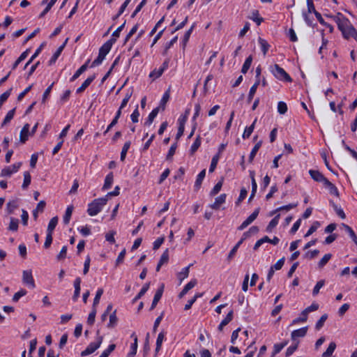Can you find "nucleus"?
<instances>
[{
  "instance_id": "864d4df0",
  "label": "nucleus",
  "mask_w": 357,
  "mask_h": 357,
  "mask_svg": "<svg viewBox=\"0 0 357 357\" xmlns=\"http://www.w3.org/2000/svg\"><path fill=\"white\" fill-rule=\"evenodd\" d=\"M324 284L325 281L324 280H321L317 282L312 291L313 296H316L319 294L320 289L324 285Z\"/></svg>"
},
{
  "instance_id": "4c0bfd02",
  "label": "nucleus",
  "mask_w": 357,
  "mask_h": 357,
  "mask_svg": "<svg viewBox=\"0 0 357 357\" xmlns=\"http://www.w3.org/2000/svg\"><path fill=\"white\" fill-rule=\"evenodd\" d=\"M280 219V215H277L271 221L269 222L266 227V231L271 232L273 228H275L278 224Z\"/></svg>"
},
{
  "instance_id": "20e7f679",
  "label": "nucleus",
  "mask_w": 357,
  "mask_h": 357,
  "mask_svg": "<svg viewBox=\"0 0 357 357\" xmlns=\"http://www.w3.org/2000/svg\"><path fill=\"white\" fill-rule=\"evenodd\" d=\"M271 72L278 79L284 80L287 82H291L292 80L290 76L285 72V70L278 64H275L273 66Z\"/></svg>"
},
{
  "instance_id": "f8f14e48",
  "label": "nucleus",
  "mask_w": 357,
  "mask_h": 357,
  "mask_svg": "<svg viewBox=\"0 0 357 357\" xmlns=\"http://www.w3.org/2000/svg\"><path fill=\"white\" fill-rule=\"evenodd\" d=\"M307 331V327H303L292 331L291 334V340L295 341L298 337L305 336Z\"/></svg>"
},
{
  "instance_id": "a211bd4d",
  "label": "nucleus",
  "mask_w": 357,
  "mask_h": 357,
  "mask_svg": "<svg viewBox=\"0 0 357 357\" xmlns=\"http://www.w3.org/2000/svg\"><path fill=\"white\" fill-rule=\"evenodd\" d=\"M29 131V125L28 123H26L22 128L20 135V142L22 143H24L28 139Z\"/></svg>"
},
{
  "instance_id": "79ce46f5",
  "label": "nucleus",
  "mask_w": 357,
  "mask_h": 357,
  "mask_svg": "<svg viewBox=\"0 0 357 357\" xmlns=\"http://www.w3.org/2000/svg\"><path fill=\"white\" fill-rule=\"evenodd\" d=\"M130 144H131V142L130 141H128L124 144V145L122 148V150H121V161H123L125 160L127 152L130 146Z\"/></svg>"
},
{
  "instance_id": "bb28decb",
  "label": "nucleus",
  "mask_w": 357,
  "mask_h": 357,
  "mask_svg": "<svg viewBox=\"0 0 357 357\" xmlns=\"http://www.w3.org/2000/svg\"><path fill=\"white\" fill-rule=\"evenodd\" d=\"M159 109L160 108L159 107H158L152 110V112L149 114L148 119L145 123L146 125L150 126L153 123L154 119L156 117L159 112Z\"/></svg>"
},
{
  "instance_id": "a18cd8bd",
  "label": "nucleus",
  "mask_w": 357,
  "mask_h": 357,
  "mask_svg": "<svg viewBox=\"0 0 357 357\" xmlns=\"http://www.w3.org/2000/svg\"><path fill=\"white\" fill-rule=\"evenodd\" d=\"M200 145H201V139H200V137L198 136L191 146V148H190L191 154H194L197 151V150L199 149Z\"/></svg>"
},
{
  "instance_id": "8fccbe9b",
  "label": "nucleus",
  "mask_w": 357,
  "mask_h": 357,
  "mask_svg": "<svg viewBox=\"0 0 357 357\" xmlns=\"http://www.w3.org/2000/svg\"><path fill=\"white\" fill-rule=\"evenodd\" d=\"M297 206H298V203L289 204L288 205L282 206L281 207L278 208L275 211H273L272 214H273L274 213H275L277 211H281L283 210L288 211L294 208H296Z\"/></svg>"
},
{
  "instance_id": "412c9836",
  "label": "nucleus",
  "mask_w": 357,
  "mask_h": 357,
  "mask_svg": "<svg viewBox=\"0 0 357 357\" xmlns=\"http://www.w3.org/2000/svg\"><path fill=\"white\" fill-rule=\"evenodd\" d=\"M324 185H325V187H326L329 190V192L331 195H334L335 197H339V191H338L337 188L331 181H329L328 180L325 183Z\"/></svg>"
},
{
  "instance_id": "13d9d810",
  "label": "nucleus",
  "mask_w": 357,
  "mask_h": 357,
  "mask_svg": "<svg viewBox=\"0 0 357 357\" xmlns=\"http://www.w3.org/2000/svg\"><path fill=\"white\" fill-rule=\"evenodd\" d=\"M222 186V181L218 182L215 184V185L213 187L212 190L211 191L210 195L214 196V195H217L221 190Z\"/></svg>"
},
{
  "instance_id": "6ab92c4d",
  "label": "nucleus",
  "mask_w": 357,
  "mask_h": 357,
  "mask_svg": "<svg viewBox=\"0 0 357 357\" xmlns=\"http://www.w3.org/2000/svg\"><path fill=\"white\" fill-rule=\"evenodd\" d=\"M89 60H88L84 65H82L73 75L70 78V81L73 82L77 79L88 68V63H89Z\"/></svg>"
},
{
  "instance_id": "774afa93",
  "label": "nucleus",
  "mask_w": 357,
  "mask_h": 357,
  "mask_svg": "<svg viewBox=\"0 0 357 357\" xmlns=\"http://www.w3.org/2000/svg\"><path fill=\"white\" fill-rule=\"evenodd\" d=\"M284 263V257L281 258L279 259L274 265L271 266V267L273 268V270H280L282 267L283 266Z\"/></svg>"
},
{
  "instance_id": "9b49d317",
  "label": "nucleus",
  "mask_w": 357,
  "mask_h": 357,
  "mask_svg": "<svg viewBox=\"0 0 357 357\" xmlns=\"http://www.w3.org/2000/svg\"><path fill=\"white\" fill-rule=\"evenodd\" d=\"M163 291H164V284H162L160 287L158 289V290L156 291V292L154 295L153 300L152 301V304L151 306V310H153L155 307V306L157 305L158 303L159 302V301L160 300V298L162 296Z\"/></svg>"
},
{
  "instance_id": "de8ad7c7",
  "label": "nucleus",
  "mask_w": 357,
  "mask_h": 357,
  "mask_svg": "<svg viewBox=\"0 0 357 357\" xmlns=\"http://www.w3.org/2000/svg\"><path fill=\"white\" fill-rule=\"evenodd\" d=\"M271 238L268 236H265L261 239L258 240L254 245V250H257L263 243H270Z\"/></svg>"
},
{
  "instance_id": "5fc2aeb1",
  "label": "nucleus",
  "mask_w": 357,
  "mask_h": 357,
  "mask_svg": "<svg viewBox=\"0 0 357 357\" xmlns=\"http://www.w3.org/2000/svg\"><path fill=\"white\" fill-rule=\"evenodd\" d=\"M96 315V308L92 307L91 312L89 313L88 319H87V323L89 325H93L95 321V318Z\"/></svg>"
},
{
  "instance_id": "2eb2a0df",
  "label": "nucleus",
  "mask_w": 357,
  "mask_h": 357,
  "mask_svg": "<svg viewBox=\"0 0 357 357\" xmlns=\"http://www.w3.org/2000/svg\"><path fill=\"white\" fill-rule=\"evenodd\" d=\"M131 337L133 338L134 342L130 346V351L128 354L127 357H134L137 350V337L135 333L131 335Z\"/></svg>"
},
{
  "instance_id": "4468645a",
  "label": "nucleus",
  "mask_w": 357,
  "mask_h": 357,
  "mask_svg": "<svg viewBox=\"0 0 357 357\" xmlns=\"http://www.w3.org/2000/svg\"><path fill=\"white\" fill-rule=\"evenodd\" d=\"M226 194H222L220 195L219 197H218L216 199H215V201L213 204H211L210 205V207L212 208V209H214V210H218L219 209L220 206L221 204H224L225 202V200H226Z\"/></svg>"
},
{
  "instance_id": "473e14b6",
  "label": "nucleus",
  "mask_w": 357,
  "mask_h": 357,
  "mask_svg": "<svg viewBox=\"0 0 357 357\" xmlns=\"http://www.w3.org/2000/svg\"><path fill=\"white\" fill-rule=\"evenodd\" d=\"M261 144H262V142L259 141L253 147V149H252V151H251V153L250 154V156H249V160H249L250 162H252V160H254V158L255 157L257 151L260 149V147L261 146Z\"/></svg>"
},
{
  "instance_id": "ea45409f",
  "label": "nucleus",
  "mask_w": 357,
  "mask_h": 357,
  "mask_svg": "<svg viewBox=\"0 0 357 357\" xmlns=\"http://www.w3.org/2000/svg\"><path fill=\"white\" fill-rule=\"evenodd\" d=\"M27 55L28 50H26L25 52H22L21 55L19 56V58L13 63L12 70H15L17 67V66L26 58Z\"/></svg>"
},
{
  "instance_id": "cd10ccee",
  "label": "nucleus",
  "mask_w": 357,
  "mask_h": 357,
  "mask_svg": "<svg viewBox=\"0 0 357 357\" xmlns=\"http://www.w3.org/2000/svg\"><path fill=\"white\" fill-rule=\"evenodd\" d=\"M164 338H165V333L164 332H160L158 334L157 340H156V347H155V355L160 350V348H161L162 342L164 340Z\"/></svg>"
},
{
  "instance_id": "69168bd1",
  "label": "nucleus",
  "mask_w": 357,
  "mask_h": 357,
  "mask_svg": "<svg viewBox=\"0 0 357 357\" xmlns=\"http://www.w3.org/2000/svg\"><path fill=\"white\" fill-rule=\"evenodd\" d=\"M11 90L12 89H10L0 96V107H1L2 104L5 101H6L8 97L10 96Z\"/></svg>"
},
{
  "instance_id": "603ef678",
  "label": "nucleus",
  "mask_w": 357,
  "mask_h": 357,
  "mask_svg": "<svg viewBox=\"0 0 357 357\" xmlns=\"http://www.w3.org/2000/svg\"><path fill=\"white\" fill-rule=\"evenodd\" d=\"M327 318H328V315L326 314H323L320 317V319L318 320V321L317 322L316 326H315V328L317 330H320L323 327Z\"/></svg>"
},
{
  "instance_id": "9d476101",
  "label": "nucleus",
  "mask_w": 357,
  "mask_h": 357,
  "mask_svg": "<svg viewBox=\"0 0 357 357\" xmlns=\"http://www.w3.org/2000/svg\"><path fill=\"white\" fill-rule=\"evenodd\" d=\"M309 174L312 178L317 182H321L325 184L328 179L318 170L310 169Z\"/></svg>"
},
{
  "instance_id": "ddd939ff",
  "label": "nucleus",
  "mask_w": 357,
  "mask_h": 357,
  "mask_svg": "<svg viewBox=\"0 0 357 357\" xmlns=\"http://www.w3.org/2000/svg\"><path fill=\"white\" fill-rule=\"evenodd\" d=\"M68 38L66 39L65 42L54 52V54H53V56H52L50 60L49 61V65L50 66L54 64L56 62V59L60 56V54H61L63 48L65 47V46H66V43L68 42Z\"/></svg>"
},
{
  "instance_id": "c85d7f7f",
  "label": "nucleus",
  "mask_w": 357,
  "mask_h": 357,
  "mask_svg": "<svg viewBox=\"0 0 357 357\" xmlns=\"http://www.w3.org/2000/svg\"><path fill=\"white\" fill-rule=\"evenodd\" d=\"M57 223H58V218L56 216L52 218L48 224L47 233L52 234V232H53L54 229H55Z\"/></svg>"
},
{
  "instance_id": "aec40b11",
  "label": "nucleus",
  "mask_w": 357,
  "mask_h": 357,
  "mask_svg": "<svg viewBox=\"0 0 357 357\" xmlns=\"http://www.w3.org/2000/svg\"><path fill=\"white\" fill-rule=\"evenodd\" d=\"M125 24L126 21L112 33V38L108 41H112V44H114L119 37L120 33L123 29Z\"/></svg>"
},
{
  "instance_id": "a878e982",
  "label": "nucleus",
  "mask_w": 357,
  "mask_h": 357,
  "mask_svg": "<svg viewBox=\"0 0 357 357\" xmlns=\"http://www.w3.org/2000/svg\"><path fill=\"white\" fill-rule=\"evenodd\" d=\"M113 179H114L113 174H112V172H110L109 174H108L106 176L102 189L107 190V189L110 188L112 186V184L113 183Z\"/></svg>"
},
{
  "instance_id": "f704fd0d",
  "label": "nucleus",
  "mask_w": 357,
  "mask_h": 357,
  "mask_svg": "<svg viewBox=\"0 0 357 357\" xmlns=\"http://www.w3.org/2000/svg\"><path fill=\"white\" fill-rule=\"evenodd\" d=\"M31 177L29 172H24V181L22 185V189L25 190L30 185Z\"/></svg>"
},
{
  "instance_id": "bf43d9fd",
  "label": "nucleus",
  "mask_w": 357,
  "mask_h": 357,
  "mask_svg": "<svg viewBox=\"0 0 357 357\" xmlns=\"http://www.w3.org/2000/svg\"><path fill=\"white\" fill-rule=\"evenodd\" d=\"M218 160H219L218 154L215 155L213 157L211 162V165L209 167V172H213L215 170V169L216 168Z\"/></svg>"
},
{
  "instance_id": "7ed1b4c3",
  "label": "nucleus",
  "mask_w": 357,
  "mask_h": 357,
  "mask_svg": "<svg viewBox=\"0 0 357 357\" xmlns=\"http://www.w3.org/2000/svg\"><path fill=\"white\" fill-rule=\"evenodd\" d=\"M112 45L113 44L112 41H107L105 43H104V45L99 50L98 57L92 62L91 68L98 66L102 62L106 55L110 51Z\"/></svg>"
},
{
  "instance_id": "c9c22d12",
  "label": "nucleus",
  "mask_w": 357,
  "mask_h": 357,
  "mask_svg": "<svg viewBox=\"0 0 357 357\" xmlns=\"http://www.w3.org/2000/svg\"><path fill=\"white\" fill-rule=\"evenodd\" d=\"M73 206H68V208H66L65 215L63 216V222H64V224L67 225V224L69 223L70 218H71V215H72V213H73Z\"/></svg>"
},
{
  "instance_id": "423d86ee",
  "label": "nucleus",
  "mask_w": 357,
  "mask_h": 357,
  "mask_svg": "<svg viewBox=\"0 0 357 357\" xmlns=\"http://www.w3.org/2000/svg\"><path fill=\"white\" fill-rule=\"evenodd\" d=\"M22 166V162H19L13 165L6 167L1 172V176L10 177L13 174L17 172Z\"/></svg>"
},
{
  "instance_id": "72a5a7b5",
  "label": "nucleus",
  "mask_w": 357,
  "mask_h": 357,
  "mask_svg": "<svg viewBox=\"0 0 357 357\" xmlns=\"http://www.w3.org/2000/svg\"><path fill=\"white\" fill-rule=\"evenodd\" d=\"M336 348V344L333 342H331L326 351L324 352L321 357H330L332 356Z\"/></svg>"
},
{
  "instance_id": "4d7b16f0",
  "label": "nucleus",
  "mask_w": 357,
  "mask_h": 357,
  "mask_svg": "<svg viewBox=\"0 0 357 357\" xmlns=\"http://www.w3.org/2000/svg\"><path fill=\"white\" fill-rule=\"evenodd\" d=\"M332 255L331 254H326L319 261V268L324 267L328 261L331 259Z\"/></svg>"
},
{
  "instance_id": "dca6fc26",
  "label": "nucleus",
  "mask_w": 357,
  "mask_h": 357,
  "mask_svg": "<svg viewBox=\"0 0 357 357\" xmlns=\"http://www.w3.org/2000/svg\"><path fill=\"white\" fill-rule=\"evenodd\" d=\"M197 283V281L196 279H193L190 280L183 289V290L180 292L178 294V297L181 298L182 297L185 295L188 291H190L191 289H192Z\"/></svg>"
},
{
  "instance_id": "c756f323",
  "label": "nucleus",
  "mask_w": 357,
  "mask_h": 357,
  "mask_svg": "<svg viewBox=\"0 0 357 357\" xmlns=\"http://www.w3.org/2000/svg\"><path fill=\"white\" fill-rule=\"evenodd\" d=\"M118 318L116 314V310H114L112 313L109 314V322L107 324V327L109 328H112L115 327L117 324Z\"/></svg>"
},
{
  "instance_id": "c03bdc74",
  "label": "nucleus",
  "mask_w": 357,
  "mask_h": 357,
  "mask_svg": "<svg viewBox=\"0 0 357 357\" xmlns=\"http://www.w3.org/2000/svg\"><path fill=\"white\" fill-rule=\"evenodd\" d=\"M149 285H150V283L149 282V283H146L143 286V287L142 288L140 291L138 293V294L134 298V300H133L134 302L137 301L138 299H139L142 296H143L145 294V293L148 291V289L149 288Z\"/></svg>"
},
{
  "instance_id": "09e8293b",
  "label": "nucleus",
  "mask_w": 357,
  "mask_h": 357,
  "mask_svg": "<svg viewBox=\"0 0 357 357\" xmlns=\"http://www.w3.org/2000/svg\"><path fill=\"white\" fill-rule=\"evenodd\" d=\"M131 0H126L121 5L119 10V13L113 17V20H116V19H118L119 17V16L124 12L125 9L126 8V7L128 6V5L130 3Z\"/></svg>"
},
{
  "instance_id": "6e6552de",
  "label": "nucleus",
  "mask_w": 357,
  "mask_h": 357,
  "mask_svg": "<svg viewBox=\"0 0 357 357\" xmlns=\"http://www.w3.org/2000/svg\"><path fill=\"white\" fill-rule=\"evenodd\" d=\"M22 282L24 284L29 286L31 289L35 288V282L31 270H25L22 271Z\"/></svg>"
},
{
  "instance_id": "338daca9",
  "label": "nucleus",
  "mask_w": 357,
  "mask_h": 357,
  "mask_svg": "<svg viewBox=\"0 0 357 357\" xmlns=\"http://www.w3.org/2000/svg\"><path fill=\"white\" fill-rule=\"evenodd\" d=\"M234 312L231 310L226 316V317L221 321L222 325L227 326L233 319Z\"/></svg>"
},
{
  "instance_id": "5701e85b",
  "label": "nucleus",
  "mask_w": 357,
  "mask_h": 357,
  "mask_svg": "<svg viewBox=\"0 0 357 357\" xmlns=\"http://www.w3.org/2000/svg\"><path fill=\"white\" fill-rule=\"evenodd\" d=\"M260 79L256 80L255 83L251 86L250 89V92L248 96V102H251L252 100L253 99V97L256 93L257 89L259 84Z\"/></svg>"
},
{
  "instance_id": "f257e3e1",
  "label": "nucleus",
  "mask_w": 357,
  "mask_h": 357,
  "mask_svg": "<svg viewBox=\"0 0 357 357\" xmlns=\"http://www.w3.org/2000/svg\"><path fill=\"white\" fill-rule=\"evenodd\" d=\"M333 19L345 39L353 38L357 42V31L347 18L338 13Z\"/></svg>"
},
{
  "instance_id": "2f4dec72",
  "label": "nucleus",
  "mask_w": 357,
  "mask_h": 357,
  "mask_svg": "<svg viewBox=\"0 0 357 357\" xmlns=\"http://www.w3.org/2000/svg\"><path fill=\"white\" fill-rule=\"evenodd\" d=\"M19 220L11 217L10 218V224L8 226V230L12 231H16L18 229Z\"/></svg>"
},
{
  "instance_id": "6e6d98bb",
  "label": "nucleus",
  "mask_w": 357,
  "mask_h": 357,
  "mask_svg": "<svg viewBox=\"0 0 357 357\" xmlns=\"http://www.w3.org/2000/svg\"><path fill=\"white\" fill-rule=\"evenodd\" d=\"M27 291L24 289H20L19 291L16 292L13 297V302H17L19 301V299L25 296L26 294Z\"/></svg>"
},
{
  "instance_id": "4be33fe9",
  "label": "nucleus",
  "mask_w": 357,
  "mask_h": 357,
  "mask_svg": "<svg viewBox=\"0 0 357 357\" xmlns=\"http://www.w3.org/2000/svg\"><path fill=\"white\" fill-rule=\"evenodd\" d=\"M206 175V169H203L201 171V172L198 174L195 183V190H198L202 185V183Z\"/></svg>"
},
{
  "instance_id": "e433bc0d",
  "label": "nucleus",
  "mask_w": 357,
  "mask_h": 357,
  "mask_svg": "<svg viewBox=\"0 0 357 357\" xmlns=\"http://www.w3.org/2000/svg\"><path fill=\"white\" fill-rule=\"evenodd\" d=\"M252 56H249L245 59V61L242 66V68H241L242 73L245 74L248 72V70H249V68L252 64Z\"/></svg>"
},
{
  "instance_id": "0e129e2a",
  "label": "nucleus",
  "mask_w": 357,
  "mask_h": 357,
  "mask_svg": "<svg viewBox=\"0 0 357 357\" xmlns=\"http://www.w3.org/2000/svg\"><path fill=\"white\" fill-rule=\"evenodd\" d=\"M169 90L167 91L164 93V95L160 100V106L162 107V109H165V105H166L167 102L169 100Z\"/></svg>"
},
{
  "instance_id": "39448f33",
  "label": "nucleus",
  "mask_w": 357,
  "mask_h": 357,
  "mask_svg": "<svg viewBox=\"0 0 357 357\" xmlns=\"http://www.w3.org/2000/svg\"><path fill=\"white\" fill-rule=\"evenodd\" d=\"M102 340L103 338L102 336L98 335L96 342L90 343L86 349L82 351L81 356H86L93 354L100 347L102 342Z\"/></svg>"
},
{
  "instance_id": "e2e57ef3",
  "label": "nucleus",
  "mask_w": 357,
  "mask_h": 357,
  "mask_svg": "<svg viewBox=\"0 0 357 357\" xmlns=\"http://www.w3.org/2000/svg\"><path fill=\"white\" fill-rule=\"evenodd\" d=\"M168 261H169V250L166 249L164 251V252L162 253V255H161L159 262L160 264H165L167 263Z\"/></svg>"
},
{
  "instance_id": "58836bf2",
  "label": "nucleus",
  "mask_w": 357,
  "mask_h": 357,
  "mask_svg": "<svg viewBox=\"0 0 357 357\" xmlns=\"http://www.w3.org/2000/svg\"><path fill=\"white\" fill-rule=\"evenodd\" d=\"M15 109H13L7 113L6 117L4 118L3 122L1 123L2 127L6 126L7 123H8L13 119V118L15 115Z\"/></svg>"
},
{
  "instance_id": "f03ea898",
  "label": "nucleus",
  "mask_w": 357,
  "mask_h": 357,
  "mask_svg": "<svg viewBox=\"0 0 357 357\" xmlns=\"http://www.w3.org/2000/svg\"><path fill=\"white\" fill-rule=\"evenodd\" d=\"M107 199L102 197L94 199L88 205L87 213L90 216L96 215L107 204Z\"/></svg>"
},
{
  "instance_id": "1a4fd4ad",
  "label": "nucleus",
  "mask_w": 357,
  "mask_h": 357,
  "mask_svg": "<svg viewBox=\"0 0 357 357\" xmlns=\"http://www.w3.org/2000/svg\"><path fill=\"white\" fill-rule=\"evenodd\" d=\"M259 208H256L254 212L238 227V230H243L250 225L258 216Z\"/></svg>"
},
{
  "instance_id": "a19ab883",
  "label": "nucleus",
  "mask_w": 357,
  "mask_h": 357,
  "mask_svg": "<svg viewBox=\"0 0 357 357\" xmlns=\"http://www.w3.org/2000/svg\"><path fill=\"white\" fill-rule=\"evenodd\" d=\"M242 244V241H239L231 250L229 252L228 256H227V260L230 261L233 259V257L235 256L239 246Z\"/></svg>"
},
{
  "instance_id": "f3484780",
  "label": "nucleus",
  "mask_w": 357,
  "mask_h": 357,
  "mask_svg": "<svg viewBox=\"0 0 357 357\" xmlns=\"http://www.w3.org/2000/svg\"><path fill=\"white\" fill-rule=\"evenodd\" d=\"M96 78V75H93L91 76H89L82 84V85L77 89V93H82L90 84Z\"/></svg>"
},
{
  "instance_id": "37998d69",
  "label": "nucleus",
  "mask_w": 357,
  "mask_h": 357,
  "mask_svg": "<svg viewBox=\"0 0 357 357\" xmlns=\"http://www.w3.org/2000/svg\"><path fill=\"white\" fill-rule=\"evenodd\" d=\"M259 43L261 46L263 54L265 56L269 49V45L266 40L261 38L259 39Z\"/></svg>"
},
{
  "instance_id": "7c9ffc66",
  "label": "nucleus",
  "mask_w": 357,
  "mask_h": 357,
  "mask_svg": "<svg viewBox=\"0 0 357 357\" xmlns=\"http://www.w3.org/2000/svg\"><path fill=\"white\" fill-rule=\"evenodd\" d=\"M18 207V204L17 203V201L13 200L10 201L7 203L6 205V210L7 213L8 214H13L14 213V211Z\"/></svg>"
},
{
  "instance_id": "b1692460",
  "label": "nucleus",
  "mask_w": 357,
  "mask_h": 357,
  "mask_svg": "<svg viewBox=\"0 0 357 357\" xmlns=\"http://www.w3.org/2000/svg\"><path fill=\"white\" fill-rule=\"evenodd\" d=\"M256 122H257V119H255V121H253L252 125H250L249 127L245 128V129L243 133V135H242L243 139H248L250 137V136L251 135V134L252 133V132L255 129Z\"/></svg>"
},
{
  "instance_id": "3c124183",
  "label": "nucleus",
  "mask_w": 357,
  "mask_h": 357,
  "mask_svg": "<svg viewBox=\"0 0 357 357\" xmlns=\"http://www.w3.org/2000/svg\"><path fill=\"white\" fill-rule=\"evenodd\" d=\"M102 294H103V289H98L97 292H96V296L94 298L93 303V307H92L96 308V306L98 305V303L100 302V299L101 296L102 295Z\"/></svg>"
},
{
  "instance_id": "052dcab7",
  "label": "nucleus",
  "mask_w": 357,
  "mask_h": 357,
  "mask_svg": "<svg viewBox=\"0 0 357 357\" xmlns=\"http://www.w3.org/2000/svg\"><path fill=\"white\" fill-rule=\"evenodd\" d=\"M278 111L280 114H284L287 111V105L284 102H279L278 104Z\"/></svg>"
},
{
  "instance_id": "0eeeda50",
  "label": "nucleus",
  "mask_w": 357,
  "mask_h": 357,
  "mask_svg": "<svg viewBox=\"0 0 357 357\" xmlns=\"http://www.w3.org/2000/svg\"><path fill=\"white\" fill-rule=\"evenodd\" d=\"M319 308V305L317 303H312L310 306L306 307L301 312L302 319H296L293 321L294 324L299 323V322H305L307 321V315L310 312L316 311Z\"/></svg>"
},
{
  "instance_id": "680f3d73",
  "label": "nucleus",
  "mask_w": 357,
  "mask_h": 357,
  "mask_svg": "<svg viewBox=\"0 0 357 357\" xmlns=\"http://www.w3.org/2000/svg\"><path fill=\"white\" fill-rule=\"evenodd\" d=\"M163 73L162 69H155L151 72L149 77L153 79L160 77Z\"/></svg>"
},
{
  "instance_id": "49530a36",
  "label": "nucleus",
  "mask_w": 357,
  "mask_h": 357,
  "mask_svg": "<svg viewBox=\"0 0 357 357\" xmlns=\"http://www.w3.org/2000/svg\"><path fill=\"white\" fill-rule=\"evenodd\" d=\"M192 266V264H190L188 266L183 268V270L179 273L178 274V278L181 280V282L184 280L185 278H188L190 272V267Z\"/></svg>"
},
{
  "instance_id": "393cba45",
  "label": "nucleus",
  "mask_w": 357,
  "mask_h": 357,
  "mask_svg": "<svg viewBox=\"0 0 357 357\" xmlns=\"http://www.w3.org/2000/svg\"><path fill=\"white\" fill-rule=\"evenodd\" d=\"M342 227L344 228L345 231L349 234L351 238L354 241L355 244L357 245V236L355 232L352 229L351 227L347 225L342 224Z\"/></svg>"
}]
</instances>
